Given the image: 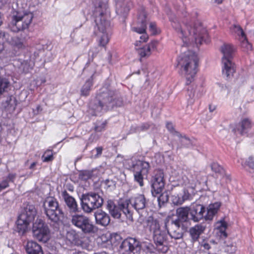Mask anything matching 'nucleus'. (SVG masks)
<instances>
[{
  "instance_id": "473e14b6",
  "label": "nucleus",
  "mask_w": 254,
  "mask_h": 254,
  "mask_svg": "<svg viewBox=\"0 0 254 254\" xmlns=\"http://www.w3.org/2000/svg\"><path fill=\"white\" fill-rule=\"evenodd\" d=\"M251 127L252 124L251 121L249 119L246 118L243 119L241 123H240L237 129L240 134L243 135L246 134Z\"/></svg>"
},
{
  "instance_id": "f704fd0d",
  "label": "nucleus",
  "mask_w": 254,
  "mask_h": 254,
  "mask_svg": "<svg viewBox=\"0 0 254 254\" xmlns=\"http://www.w3.org/2000/svg\"><path fill=\"white\" fill-rule=\"evenodd\" d=\"M176 135L180 138V144L179 145L177 148H182L183 147H189L191 144V141L190 139L185 135L183 136L178 132H176Z\"/></svg>"
},
{
  "instance_id": "ea45409f",
  "label": "nucleus",
  "mask_w": 254,
  "mask_h": 254,
  "mask_svg": "<svg viewBox=\"0 0 254 254\" xmlns=\"http://www.w3.org/2000/svg\"><path fill=\"white\" fill-rule=\"evenodd\" d=\"M218 224H219V225L217 227L219 229L220 232L221 233V237L226 238L227 237V234L225 232V230L227 227V223L224 221H221L218 223Z\"/></svg>"
},
{
  "instance_id": "7ed1b4c3",
  "label": "nucleus",
  "mask_w": 254,
  "mask_h": 254,
  "mask_svg": "<svg viewBox=\"0 0 254 254\" xmlns=\"http://www.w3.org/2000/svg\"><path fill=\"white\" fill-rule=\"evenodd\" d=\"M170 21L172 22V25L178 33L179 36L183 39V42L187 44V40L184 39L193 34L195 42L196 44H201L205 40L207 35L205 29H202L200 23H195L192 28L191 24L190 22H186L181 25L178 22L177 19L174 15H171L169 17Z\"/></svg>"
},
{
  "instance_id": "de8ad7c7",
  "label": "nucleus",
  "mask_w": 254,
  "mask_h": 254,
  "mask_svg": "<svg viewBox=\"0 0 254 254\" xmlns=\"http://www.w3.org/2000/svg\"><path fill=\"white\" fill-rule=\"evenodd\" d=\"M149 29L153 35H156L159 32L157 30L156 24L155 22H151L150 23Z\"/></svg>"
},
{
  "instance_id": "1a4fd4ad",
  "label": "nucleus",
  "mask_w": 254,
  "mask_h": 254,
  "mask_svg": "<svg viewBox=\"0 0 254 254\" xmlns=\"http://www.w3.org/2000/svg\"><path fill=\"white\" fill-rule=\"evenodd\" d=\"M104 203L103 198L98 193L89 192L83 194L80 197V203L83 211L90 213L101 207Z\"/></svg>"
},
{
  "instance_id": "ddd939ff",
  "label": "nucleus",
  "mask_w": 254,
  "mask_h": 254,
  "mask_svg": "<svg viewBox=\"0 0 254 254\" xmlns=\"http://www.w3.org/2000/svg\"><path fill=\"white\" fill-rule=\"evenodd\" d=\"M32 232L34 238L38 241L46 243L50 238V231L48 225L40 219L33 223Z\"/></svg>"
},
{
  "instance_id": "052dcab7",
  "label": "nucleus",
  "mask_w": 254,
  "mask_h": 254,
  "mask_svg": "<svg viewBox=\"0 0 254 254\" xmlns=\"http://www.w3.org/2000/svg\"><path fill=\"white\" fill-rule=\"evenodd\" d=\"M72 254H86L85 253L82 252H74ZM95 254H107L106 253L103 252V253H96Z\"/></svg>"
},
{
  "instance_id": "0e129e2a",
  "label": "nucleus",
  "mask_w": 254,
  "mask_h": 254,
  "mask_svg": "<svg viewBox=\"0 0 254 254\" xmlns=\"http://www.w3.org/2000/svg\"><path fill=\"white\" fill-rule=\"evenodd\" d=\"M36 164H37V162H33L30 166L29 169H34V167L36 166Z\"/></svg>"
},
{
  "instance_id": "a19ab883",
  "label": "nucleus",
  "mask_w": 254,
  "mask_h": 254,
  "mask_svg": "<svg viewBox=\"0 0 254 254\" xmlns=\"http://www.w3.org/2000/svg\"><path fill=\"white\" fill-rule=\"evenodd\" d=\"M150 125L148 123H144L139 127H131L130 131L131 132H137L141 131H145L149 129Z\"/></svg>"
},
{
  "instance_id": "37998d69",
  "label": "nucleus",
  "mask_w": 254,
  "mask_h": 254,
  "mask_svg": "<svg viewBox=\"0 0 254 254\" xmlns=\"http://www.w3.org/2000/svg\"><path fill=\"white\" fill-rule=\"evenodd\" d=\"M172 203L176 205H180L182 204L184 201H183L182 197L180 195H173L172 196Z\"/></svg>"
},
{
  "instance_id": "69168bd1",
  "label": "nucleus",
  "mask_w": 254,
  "mask_h": 254,
  "mask_svg": "<svg viewBox=\"0 0 254 254\" xmlns=\"http://www.w3.org/2000/svg\"><path fill=\"white\" fill-rule=\"evenodd\" d=\"M6 3L5 0H0V7H2Z\"/></svg>"
},
{
  "instance_id": "aec40b11",
  "label": "nucleus",
  "mask_w": 254,
  "mask_h": 254,
  "mask_svg": "<svg viewBox=\"0 0 254 254\" xmlns=\"http://www.w3.org/2000/svg\"><path fill=\"white\" fill-rule=\"evenodd\" d=\"M125 200L127 202L128 208H131L132 207L138 212L144 209L147 205V200L143 194H137Z\"/></svg>"
},
{
  "instance_id": "49530a36",
  "label": "nucleus",
  "mask_w": 254,
  "mask_h": 254,
  "mask_svg": "<svg viewBox=\"0 0 254 254\" xmlns=\"http://www.w3.org/2000/svg\"><path fill=\"white\" fill-rule=\"evenodd\" d=\"M168 200V196L167 194L164 195V194H162L158 198V201L160 206L164 204L165 202H167Z\"/></svg>"
},
{
  "instance_id": "864d4df0",
  "label": "nucleus",
  "mask_w": 254,
  "mask_h": 254,
  "mask_svg": "<svg viewBox=\"0 0 254 254\" xmlns=\"http://www.w3.org/2000/svg\"><path fill=\"white\" fill-rule=\"evenodd\" d=\"M9 186L7 180H4L0 183V191Z\"/></svg>"
},
{
  "instance_id": "13d9d810",
  "label": "nucleus",
  "mask_w": 254,
  "mask_h": 254,
  "mask_svg": "<svg viewBox=\"0 0 254 254\" xmlns=\"http://www.w3.org/2000/svg\"><path fill=\"white\" fill-rule=\"evenodd\" d=\"M4 53V47L3 43H0V58L1 57V55Z\"/></svg>"
},
{
  "instance_id": "338daca9",
  "label": "nucleus",
  "mask_w": 254,
  "mask_h": 254,
  "mask_svg": "<svg viewBox=\"0 0 254 254\" xmlns=\"http://www.w3.org/2000/svg\"><path fill=\"white\" fill-rule=\"evenodd\" d=\"M214 1L218 4H220L222 2L223 0H214Z\"/></svg>"
},
{
  "instance_id": "79ce46f5",
  "label": "nucleus",
  "mask_w": 254,
  "mask_h": 254,
  "mask_svg": "<svg viewBox=\"0 0 254 254\" xmlns=\"http://www.w3.org/2000/svg\"><path fill=\"white\" fill-rule=\"evenodd\" d=\"M211 244L215 245L216 243L214 241L207 240H202L199 242L200 247L206 250H209L211 248Z\"/></svg>"
},
{
  "instance_id": "393cba45",
  "label": "nucleus",
  "mask_w": 254,
  "mask_h": 254,
  "mask_svg": "<svg viewBox=\"0 0 254 254\" xmlns=\"http://www.w3.org/2000/svg\"><path fill=\"white\" fill-rule=\"evenodd\" d=\"M203 95V90L201 88L197 89L195 86L189 87L187 91V106H192L195 101L200 98Z\"/></svg>"
},
{
  "instance_id": "e2e57ef3",
  "label": "nucleus",
  "mask_w": 254,
  "mask_h": 254,
  "mask_svg": "<svg viewBox=\"0 0 254 254\" xmlns=\"http://www.w3.org/2000/svg\"><path fill=\"white\" fill-rule=\"evenodd\" d=\"M96 151H97V154H101L102 153V147H97L96 148Z\"/></svg>"
},
{
  "instance_id": "6e6552de",
  "label": "nucleus",
  "mask_w": 254,
  "mask_h": 254,
  "mask_svg": "<svg viewBox=\"0 0 254 254\" xmlns=\"http://www.w3.org/2000/svg\"><path fill=\"white\" fill-rule=\"evenodd\" d=\"M150 231L153 232V238L157 250L162 253L167 252L168 248L165 246L167 235L165 230H162L159 221L150 218L148 220Z\"/></svg>"
},
{
  "instance_id": "4be33fe9",
  "label": "nucleus",
  "mask_w": 254,
  "mask_h": 254,
  "mask_svg": "<svg viewBox=\"0 0 254 254\" xmlns=\"http://www.w3.org/2000/svg\"><path fill=\"white\" fill-rule=\"evenodd\" d=\"M29 38L27 34L23 32L19 35L12 37L9 43L15 49L22 51L28 46L27 41Z\"/></svg>"
},
{
  "instance_id": "680f3d73",
  "label": "nucleus",
  "mask_w": 254,
  "mask_h": 254,
  "mask_svg": "<svg viewBox=\"0 0 254 254\" xmlns=\"http://www.w3.org/2000/svg\"><path fill=\"white\" fill-rule=\"evenodd\" d=\"M215 106L214 105H210L209 106V110L210 112H213L215 110Z\"/></svg>"
},
{
  "instance_id": "cd10ccee",
  "label": "nucleus",
  "mask_w": 254,
  "mask_h": 254,
  "mask_svg": "<svg viewBox=\"0 0 254 254\" xmlns=\"http://www.w3.org/2000/svg\"><path fill=\"white\" fill-rule=\"evenodd\" d=\"M48 219L54 223H58L62 217H64V213L62 209L58 206V208L53 209L45 214Z\"/></svg>"
},
{
  "instance_id": "4d7b16f0",
  "label": "nucleus",
  "mask_w": 254,
  "mask_h": 254,
  "mask_svg": "<svg viewBox=\"0 0 254 254\" xmlns=\"http://www.w3.org/2000/svg\"><path fill=\"white\" fill-rule=\"evenodd\" d=\"M16 175L13 174H9L7 178L9 181L13 182L14 179L15 178Z\"/></svg>"
},
{
  "instance_id": "4c0bfd02",
  "label": "nucleus",
  "mask_w": 254,
  "mask_h": 254,
  "mask_svg": "<svg viewBox=\"0 0 254 254\" xmlns=\"http://www.w3.org/2000/svg\"><path fill=\"white\" fill-rule=\"evenodd\" d=\"M231 30L232 32H234L238 36H241L242 38L244 39V40L246 41V42L247 43L248 41L246 35L240 25H233L231 28Z\"/></svg>"
},
{
  "instance_id": "0eeeda50",
  "label": "nucleus",
  "mask_w": 254,
  "mask_h": 254,
  "mask_svg": "<svg viewBox=\"0 0 254 254\" xmlns=\"http://www.w3.org/2000/svg\"><path fill=\"white\" fill-rule=\"evenodd\" d=\"M221 52L223 55L222 58V74L229 79L233 76L236 70L235 64L231 61L234 48L230 44H224L221 47Z\"/></svg>"
},
{
  "instance_id": "09e8293b",
  "label": "nucleus",
  "mask_w": 254,
  "mask_h": 254,
  "mask_svg": "<svg viewBox=\"0 0 254 254\" xmlns=\"http://www.w3.org/2000/svg\"><path fill=\"white\" fill-rule=\"evenodd\" d=\"M122 238L119 234H114V236L111 238V242L115 245H117V242L120 243L122 241Z\"/></svg>"
},
{
  "instance_id": "a878e982",
  "label": "nucleus",
  "mask_w": 254,
  "mask_h": 254,
  "mask_svg": "<svg viewBox=\"0 0 254 254\" xmlns=\"http://www.w3.org/2000/svg\"><path fill=\"white\" fill-rule=\"evenodd\" d=\"M132 6V3L130 0L124 1L118 0L116 3V12L118 14L125 17Z\"/></svg>"
},
{
  "instance_id": "c03bdc74",
  "label": "nucleus",
  "mask_w": 254,
  "mask_h": 254,
  "mask_svg": "<svg viewBox=\"0 0 254 254\" xmlns=\"http://www.w3.org/2000/svg\"><path fill=\"white\" fill-rule=\"evenodd\" d=\"M42 160L43 162H49L53 160V154L51 150L46 151L42 156Z\"/></svg>"
},
{
  "instance_id": "b1692460",
  "label": "nucleus",
  "mask_w": 254,
  "mask_h": 254,
  "mask_svg": "<svg viewBox=\"0 0 254 254\" xmlns=\"http://www.w3.org/2000/svg\"><path fill=\"white\" fill-rule=\"evenodd\" d=\"M66 243L68 245L85 247V245L82 241L80 235L73 229L67 231L65 235Z\"/></svg>"
},
{
  "instance_id": "bb28decb",
  "label": "nucleus",
  "mask_w": 254,
  "mask_h": 254,
  "mask_svg": "<svg viewBox=\"0 0 254 254\" xmlns=\"http://www.w3.org/2000/svg\"><path fill=\"white\" fill-rule=\"evenodd\" d=\"M96 223L102 226H108L111 221L108 214L102 210H98L94 213Z\"/></svg>"
},
{
  "instance_id": "774afa93",
  "label": "nucleus",
  "mask_w": 254,
  "mask_h": 254,
  "mask_svg": "<svg viewBox=\"0 0 254 254\" xmlns=\"http://www.w3.org/2000/svg\"><path fill=\"white\" fill-rule=\"evenodd\" d=\"M2 14H1V13L0 12V26L1 25V24H2Z\"/></svg>"
},
{
  "instance_id": "3c124183",
  "label": "nucleus",
  "mask_w": 254,
  "mask_h": 254,
  "mask_svg": "<svg viewBox=\"0 0 254 254\" xmlns=\"http://www.w3.org/2000/svg\"><path fill=\"white\" fill-rule=\"evenodd\" d=\"M6 102L7 105L10 106V107L13 106H16V99H15V98L12 97V96H10L8 98H7Z\"/></svg>"
},
{
  "instance_id": "bf43d9fd",
  "label": "nucleus",
  "mask_w": 254,
  "mask_h": 254,
  "mask_svg": "<svg viewBox=\"0 0 254 254\" xmlns=\"http://www.w3.org/2000/svg\"><path fill=\"white\" fill-rule=\"evenodd\" d=\"M105 183L106 184L108 187H110L112 185H114L113 181H110L108 179L105 180Z\"/></svg>"
},
{
  "instance_id": "603ef678",
  "label": "nucleus",
  "mask_w": 254,
  "mask_h": 254,
  "mask_svg": "<svg viewBox=\"0 0 254 254\" xmlns=\"http://www.w3.org/2000/svg\"><path fill=\"white\" fill-rule=\"evenodd\" d=\"M7 36H8L7 34L0 31V43H4L6 41Z\"/></svg>"
},
{
  "instance_id": "4468645a",
  "label": "nucleus",
  "mask_w": 254,
  "mask_h": 254,
  "mask_svg": "<svg viewBox=\"0 0 254 254\" xmlns=\"http://www.w3.org/2000/svg\"><path fill=\"white\" fill-rule=\"evenodd\" d=\"M150 168L149 163L143 161H139L133 166L134 181L140 187L144 186V179L147 176Z\"/></svg>"
},
{
  "instance_id": "2eb2a0df",
  "label": "nucleus",
  "mask_w": 254,
  "mask_h": 254,
  "mask_svg": "<svg viewBox=\"0 0 254 254\" xmlns=\"http://www.w3.org/2000/svg\"><path fill=\"white\" fill-rule=\"evenodd\" d=\"M120 249L122 254H139L141 246L139 242L136 239L129 237L122 242Z\"/></svg>"
},
{
  "instance_id": "412c9836",
  "label": "nucleus",
  "mask_w": 254,
  "mask_h": 254,
  "mask_svg": "<svg viewBox=\"0 0 254 254\" xmlns=\"http://www.w3.org/2000/svg\"><path fill=\"white\" fill-rule=\"evenodd\" d=\"M177 218L173 219L183 225V228H188L190 224V218L188 206L181 207L176 209Z\"/></svg>"
},
{
  "instance_id": "f3484780",
  "label": "nucleus",
  "mask_w": 254,
  "mask_h": 254,
  "mask_svg": "<svg viewBox=\"0 0 254 254\" xmlns=\"http://www.w3.org/2000/svg\"><path fill=\"white\" fill-rule=\"evenodd\" d=\"M146 15L143 7H141L137 17V26L132 27V30L139 34H143L140 36V39L146 42L148 38L145 33L146 29Z\"/></svg>"
},
{
  "instance_id": "f8f14e48",
  "label": "nucleus",
  "mask_w": 254,
  "mask_h": 254,
  "mask_svg": "<svg viewBox=\"0 0 254 254\" xmlns=\"http://www.w3.org/2000/svg\"><path fill=\"white\" fill-rule=\"evenodd\" d=\"M70 222L72 225L86 234H95L98 231V227L93 224L90 218L83 214L72 215Z\"/></svg>"
},
{
  "instance_id": "c85d7f7f",
  "label": "nucleus",
  "mask_w": 254,
  "mask_h": 254,
  "mask_svg": "<svg viewBox=\"0 0 254 254\" xmlns=\"http://www.w3.org/2000/svg\"><path fill=\"white\" fill-rule=\"evenodd\" d=\"M205 226L202 224H197L190 229L189 233L193 242L198 241L200 235L204 232Z\"/></svg>"
},
{
  "instance_id": "5fc2aeb1",
  "label": "nucleus",
  "mask_w": 254,
  "mask_h": 254,
  "mask_svg": "<svg viewBox=\"0 0 254 254\" xmlns=\"http://www.w3.org/2000/svg\"><path fill=\"white\" fill-rule=\"evenodd\" d=\"M21 66L23 67V70L26 71L28 70L29 68V65L27 64V62H24L22 63L21 64Z\"/></svg>"
},
{
  "instance_id": "20e7f679",
  "label": "nucleus",
  "mask_w": 254,
  "mask_h": 254,
  "mask_svg": "<svg viewBox=\"0 0 254 254\" xmlns=\"http://www.w3.org/2000/svg\"><path fill=\"white\" fill-rule=\"evenodd\" d=\"M178 65L181 66L184 72L187 80L186 84H190L193 81L197 71V56L194 53L190 51L185 52L179 57Z\"/></svg>"
},
{
  "instance_id": "f257e3e1",
  "label": "nucleus",
  "mask_w": 254,
  "mask_h": 254,
  "mask_svg": "<svg viewBox=\"0 0 254 254\" xmlns=\"http://www.w3.org/2000/svg\"><path fill=\"white\" fill-rule=\"evenodd\" d=\"M93 3L94 7L93 12L98 30L96 34L100 45L104 47L109 41L111 28L110 22L108 19L109 17L108 0H94Z\"/></svg>"
},
{
  "instance_id": "e433bc0d",
  "label": "nucleus",
  "mask_w": 254,
  "mask_h": 254,
  "mask_svg": "<svg viewBox=\"0 0 254 254\" xmlns=\"http://www.w3.org/2000/svg\"><path fill=\"white\" fill-rule=\"evenodd\" d=\"M96 65L95 63H87L83 69L84 73L89 72L91 74L90 79L93 81V77L96 72Z\"/></svg>"
},
{
  "instance_id": "6e6d98bb",
  "label": "nucleus",
  "mask_w": 254,
  "mask_h": 254,
  "mask_svg": "<svg viewBox=\"0 0 254 254\" xmlns=\"http://www.w3.org/2000/svg\"><path fill=\"white\" fill-rule=\"evenodd\" d=\"M166 126V127L169 131H172L174 130V127L173 124L171 123H167Z\"/></svg>"
},
{
  "instance_id": "9d476101",
  "label": "nucleus",
  "mask_w": 254,
  "mask_h": 254,
  "mask_svg": "<svg viewBox=\"0 0 254 254\" xmlns=\"http://www.w3.org/2000/svg\"><path fill=\"white\" fill-rule=\"evenodd\" d=\"M33 18V14L31 12L14 11L10 22L12 31L17 32L27 29Z\"/></svg>"
},
{
  "instance_id": "58836bf2",
  "label": "nucleus",
  "mask_w": 254,
  "mask_h": 254,
  "mask_svg": "<svg viewBox=\"0 0 254 254\" xmlns=\"http://www.w3.org/2000/svg\"><path fill=\"white\" fill-rule=\"evenodd\" d=\"M94 170H83L79 172V179L83 181H87L91 178Z\"/></svg>"
},
{
  "instance_id": "5701e85b",
  "label": "nucleus",
  "mask_w": 254,
  "mask_h": 254,
  "mask_svg": "<svg viewBox=\"0 0 254 254\" xmlns=\"http://www.w3.org/2000/svg\"><path fill=\"white\" fill-rule=\"evenodd\" d=\"M211 170L215 173L217 179L220 177L222 180H220V184L223 186L225 183H228L230 182L231 178L229 175L225 173V171L223 167L220 166L216 162H213L211 165Z\"/></svg>"
},
{
  "instance_id": "9b49d317",
  "label": "nucleus",
  "mask_w": 254,
  "mask_h": 254,
  "mask_svg": "<svg viewBox=\"0 0 254 254\" xmlns=\"http://www.w3.org/2000/svg\"><path fill=\"white\" fill-rule=\"evenodd\" d=\"M107 209L114 218L120 219L123 215L129 219H132V210L128 208L127 202L125 199L120 200L117 204L112 200H108Z\"/></svg>"
},
{
  "instance_id": "39448f33",
  "label": "nucleus",
  "mask_w": 254,
  "mask_h": 254,
  "mask_svg": "<svg viewBox=\"0 0 254 254\" xmlns=\"http://www.w3.org/2000/svg\"><path fill=\"white\" fill-rule=\"evenodd\" d=\"M220 205L221 203L218 202L210 204L207 208L206 215H204L206 209L203 205L194 204L188 206L190 220L194 222H198L204 218L206 220H211L217 213Z\"/></svg>"
},
{
  "instance_id": "8fccbe9b",
  "label": "nucleus",
  "mask_w": 254,
  "mask_h": 254,
  "mask_svg": "<svg viewBox=\"0 0 254 254\" xmlns=\"http://www.w3.org/2000/svg\"><path fill=\"white\" fill-rule=\"evenodd\" d=\"M183 201L185 202L186 200L190 199V194L189 191L187 190H184L183 191V194H181Z\"/></svg>"
},
{
  "instance_id": "423d86ee",
  "label": "nucleus",
  "mask_w": 254,
  "mask_h": 254,
  "mask_svg": "<svg viewBox=\"0 0 254 254\" xmlns=\"http://www.w3.org/2000/svg\"><path fill=\"white\" fill-rule=\"evenodd\" d=\"M37 211L34 205L30 203L23 204V209L17 220V231L20 235L24 234L28 230L29 225L37 215Z\"/></svg>"
},
{
  "instance_id": "dca6fc26",
  "label": "nucleus",
  "mask_w": 254,
  "mask_h": 254,
  "mask_svg": "<svg viewBox=\"0 0 254 254\" xmlns=\"http://www.w3.org/2000/svg\"><path fill=\"white\" fill-rule=\"evenodd\" d=\"M164 173L161 170H157L152 177L150 182L151 192L153 196L161 193L164 188L165 180Z\"/></svg>"
},
{
  "instance_id": "6ab92c4d",
  "label": "nucleus",
  "mask_w": 254,
  "mask_h": 254,
  "mask_svg": "<svg viewBox=\"0 0 254 254\" xmlns=\"http://www.w3.org/2000/svg\"><path fill=\"white\" fill-rule=\"evenodd\" d=\"M61 195L65 203L67 210L70 216L80 212V208L78 207L75 199L70 195L66 190L62 191Z\"/></svg>"
},
{
  "instance_id": "7c9ffc66",
  "label": "nucleus",
  "mask_w": 254,
  "mask_h": 254,
  "mask_svg": "<svg viewBox=\"0 0 254 254\" xmlns=\"http://www.w3.org/2000/svg\"><path fill=\"white\" fill-rule=\"evenodd\" d=\"M59 203L58 200L54 197L46 198L43 202L42 207L43 213L45 214L53 209L58 208Z\"/></svg>"
},
{
  "instance_id": "f03ea898",
  "label": "nucleus",
  "mask_w": 254,
  "mask_h": 254,
  "mask_svg": "<svg viewBox=\"0 0 254 254\" xmlns=\"http://www.w3.org/2000/svg\"><path fill=\"white\" fill-rule=\"evenodd\" d=\"M123 104L122 98L115 90L109 87H102L96 96V100L92 106L97 116L101 113L106 112L115 107H121Z\"/></svg>"
},
{
  "instance_id": "2f4dec72",
  "label": "nucleus",
  "mask_w": 254,
  "mask_h": 254,
  "mask_svg": "<svg viewBox=\"0 0 254 254\" xmlns=\"http://www.w3.org/2000/svg\"><path fill=\"white\" fill-rule=\"evenodd\" d=\"M157 45V41H152L147 45H146L144 47L139 49L138 51V53L142 58L148 57L151 54V50L156 49Z\"/></svg>"
},
{
  "instance_id": "a211bd4d",
  "label": "nucleus",
  "mask_w": 254,
  "mask_h": 254,
  "mask_svg": "<svg viewBox=\"0 0 254 254\" xmlns=\"http://www.w3.org/2000/svg\"><path fill=\"white\" fill-rule=\"evenodd\" d=\"M165 226L170 236L175 240L180 239L183 237V230L187 228H183V225L176 221L172 220L171 222L165 220Z\"/></svg>"
},
{
  "instance_id": "c9c22d12",
  "label": "nucleus",
  "mask_w": 254,
  "mask_h": 254,
  "mask_svg": "<svg viewBox=\"0 0 254 254\" xmlns=\"http://www.w3.org/2000/svg\"><path fill=\"white\" fill-rule=\"evenodd\" d=\"M92 85L93 81L90 79L87 80L80 89V95L85 97L88 96Z\"/></svg>"
},
{
  "instance_id": "72a5a7b5",
  "label": "nucleus",
  "mask_w": 254,
  "mask_h": 254,
  "mask_svg": "<svg viewBox=\"0 0 254 254\" xmlns=\"http://www.w3.org/2000/svg\"><path fill=\"white\" fill-rule=\"evenodd\" d=\"M11 83L6 77L0 76V95L8 92L11 89Z\"/></svg>"
},
{
  "instance_id": "a18cd8bd",
  "label": "nucleus",
  "mask_w": 254,
  "mask_h": 254,
  "mask_svg": "<svg viewBox=\"0 0 254 254\" xmlns=\"http://www.w3.org/2000/svg\"><path fill=\"white\" fill-rule=\"evenodd\" d=\"M106 125V121L102 123H96L94 127V130L96 132L102 131L105 130Z\"/></svg>"
},
{
  "instance_id": "c756f323",
  "label": "nucleus",
  "mask_w": 254,
  "mask_h": 254,
  "mask_svg": "<svg viewBox=\"0 0 254 254\" xmlns=\"http://www.w3.org/2000/svg\"><path fill=\"white\" fill-rule=\"evenodd\" d=\"M26 252L27 254H43L41 246L37 242L28 241L25 246Z\"/></svg>"
}]
</instances>
